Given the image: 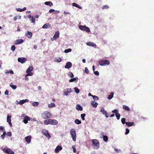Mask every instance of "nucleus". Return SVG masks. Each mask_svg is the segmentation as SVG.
I'll return each mask as SVG.
<instances>
[{
	"instance_id": "31",
	"label": "nucleus",
	"mask_w": 154,
	"mask_h": 154,
	"mask_svg": "<svg viewBox=\"0 0 154 154\" xmlns=\"http://www.w3.org/2000/svg\"><path fill=\"white\" fill-rule=\"evenodd\" d=\"M55 106V104L53 103H51L50 104H48V107L49 108H51L53 107H54Z\"/></svg>"
},
{
	"instance_id": "29",
	"label": "nucleus",
	"mask_w": 154,
	"mask_h": 154,
	"mask_svg": "<svg viewBox=\"0 0 154 154\" xmlns=\"http://www.w3.org/2000/svg\"><path fill=\"white\" fill-rule=\"evenodd\" d=\"M113 95L114 93L112 92H111L110 94L109 95L108 97L107 98L109 100H110L111 99H112L113 97Z\"/></svg>"
},
{
	"instance_id": "23",
	"label": "nucleus",
	"mask_w": 154,
	"mask_h": 154,
	"mask_svg": "<svg viewBox=\"0 0 154 154\" xmlns=\"http://www.w3.org/2000/svg\"><path fill=\"white\" fill-rule=\"evenodd\" d=\"M76 109L77 110L82 111L83 110L82 107L79 104H77L76 106Z\"/></svg>"
},
{
	"instance_id": "1",
	"label": "nucleus",
	"mask_w": 154,
	"mask_h": 154,
	"mask_svg": "<svg viewBox=\"0 0 154 154\" xmlns=\"http://www.w3.org/2000/svg\"><path fill=\"white\" fill-rule=\"evenodd\" d=\"M92 146L94 149H97L100 147V142L97 139H94L92 140Z\"/></svg>"
},
{
	"instance_id": "60",
	"label": "nucleus",
	"mask_w": 154,
	"mask_h": 154,
	"mask_svg": "<svg viewBox=\"0 0 154 154\" xmlns=\"http://www.w3.org/2000/svg\"><path fill=\"white\" fill-rule=\"evenodd\" d=\"M55 10L53 9H51L49 10V12L50 13H52L54 12Z\"/></svg>"
},
{
	"instance_id": "63",
	"label": "nucleus",
	"mask_w": 154,
	"mask_h": 154,
	"mask_svg": "<svg viewBox=\"0 0 154 154\" xmlns=\"http://www.w3.org/2000/svg\"><path fill=\"white\" fill-rule=\"evenodd\" d=\"M64 13L65 15H66V14H70V13L69 12H66L65 11H64Z\"/></svg>"
},
{
	"instance_id": "12",
	"label": "nucleus",
	"mask_w": 154,
	"mask_h": 154,
	"mask_svg": "<svg viewBox=\"0 0 154 154\" xmlns=\"http://www.w3.org/2000/svg\"><path fill=\"white\" fill-rule=\"evenodd\" d=\"M72 64L71 63L69 62H68L66 63L65 67V68L69 69L72 67Z\"/></svg>"
},
{
	"instance_id": "39",
	"label": "nucleus",
	"mask_w": 154,
	"mask_h": 154,
	"mask_svg": "<svg viewBox=\"0 0 154 154\" xmlns=\"http://www.w3.org/2000/svg\"><path fill=\"white\" fill-rule=\"evenodd\" d=\"M121 122L123 124H126L125 119V118H122L121 119Z\"/></svg>"
},
{
	"instance_id": "48",
	"label": "nucleus",
	"mask_w": 154,
	"mask_h": 154,
	"mask_svg": "<svg viewBox=\"0 0 154 154\" xmlns=\"http://www.w3.org/2000/svg\"><path fill=\"white\" fill-rule=\"evenodd\" d=\"M6 134V132H4L3 134H2V135H1L2 138L3 139H4L5 136Z\"/></svg>"
},
{
	"instance_id": "45",
	"label": "nucleus",
	"mask_w": 154,
	"mask_h": 154,
	"mask_svg": "<svg viewBox=\"0 0 154 154\" xmlns=\"http://www.w3.org/2000/svg\"><path fill=\"white\" fill-rule=\"evenodd\" d=\"M11 49L13 51H14L15 49V46L14 45H12L11 47Z\"/></svg>"
},
{
	"instance_id": "20",
	"label": "nucleus",
	"mask_w": 154,
	"mask_h": 154,
	"mask_svg": "<svg viewBox=\"0 0 154 154\" xmlns=\"http://www.w3.org/2000/svg\"><path fill=\"white\" fill-rule=\"evenodd\" d=\"M51 26V25L49 23H46L42 27L43 29H47L50 27Z\"/></svg>"
},
{
	"instance_id": "41",
	"label": "nucleus",
	"mask_w": 154,
	"mask_h": 154,
	"mask_svg": "<svg viewBox=\"0 0 154 154\" xmlns=\"http://www.w3.org/2000/svg\"><path fill=\"white\" fill-rule=\"evenodd\" d=\"M38 104L39 103L38 102H34L32 103V105L33 106H38Z\"/></svg>"
},
{
	"instance_id": "56",
	"label": "nucleus",
	"mask_w": 154,
	"mask_h": 154,
	"mask_svg": "<svg viewBox=\"0 0 154 154\" xmlns=\"http://www.w3.org/2000/svg\"><path fill=\"white\" fill-rule=\"evenodd\" d=\"M9 93V91L8 90H6L5 92V94L6 95H8Z\"/></svg>"
},
{
	"instance_id": "62",
	"label": "nucleus",
	"mask_w": 154,
	"mask_h": 154,
	"mask_svg": "<svg viewBox=\"0 0 154 154\" xmlns=\"http://www.w3.org/2000/svg\"><path fill=\"white\" fill-rule=\"evenodd\" d=\"M10 73V71L8 70H5V73L6 74H8Z\"/></svg>"
},
{
	"instance_id": "18",
	"label": "nucleus",
	"mask_w": 154,
	"mask_h": 154,
	"mask_svg": "<svg viewBox=\"0 0 154 154\" xmlns=\"http://www.w3.org/2000/svg\"><path fill=\"white\" fill-rule=\"evenodd\" d=\"M30 120V117L28 116H26L24 117V119L23 120V121L24 123L26 124L28 123V121Z\"/></svg>"
},
{
	"instance_id": "13",
	"label": "nucleus",
	"mask_w": 154,
	"mask_h": 154,
	"mask_svg": "<svg viewBox=\"0 0 154 154\" xmlns=\"http://www.w3.org/2000/svg\"><path fill=\"white\" fill-rule=\"evenodd\" d=\"M25 35L29 38H31L32 37V33L31 32L27 31L25 33Z\"/></svg>"
},
{
	"instance_id": "8",
	"label": "nucleus",
	"mask_w": 154,
	"mask_h": 154,
	"mask_svg": "<svg viewBox=\"0 0 154 154\" xmlns=\"http://www.w3.org/2000/svg\"><path fill=\"white\" fill-rule=\"evenodd\" d=\"M26 61V59L24 57H19L18 59V61L21 63H25Z\"/></svg>"
},
{
	"instance_id": "53",
	"label": "nucleus",
	"mask_w": 154,
	"mask_h": 154,
	"mask_svg": "<svg viewBox=\"0 0 154 154\" xmlns=\"http://www.w3.org/2000/svg\"><path fill=\"white\" fill-rule=\"evenodd\" d=\"M85 72L86 73H88L89 72V70L87 67H85Z\"/></svg>"
},
{
	"instance_id": "46",
	"label": "nucleus",
	"mask_w": 154,
	"mask_h": 154,
	"mask_svg": "<svg viewBox=\"0 0 154 154\" xmlns=\"http://www.w3.org/2000/svg\"><path fill=\"white\" fill-rule=\"evenodd\" d=\"M27 73L26 74V76H32L33 75V73L31 72H26Z\"/></svg>"
},
{
	"instance_id": "50",
	"label": "nucleus",
	"mask_w": 154,
	"mask_h": 154,
	"mask_svg": "<svg viewBox=\"0 0 154 154\" xmlns=\"http://www.w3.org/2000/svg\"><path fill=\"white\" fill-rule=\"evenodd\" d=\"M109 8V7L107 5H105L103 6V7H102V9H108Z\"/></svg>"
},
{
	"instance_id": "54",
	"label": "nucleus",
	"mask_w": 154,
	"mask_h": 154,
	"mask_svg": "<svg viewBox=\"0 0 154 154\" xmlns=\"http://www.w3.org/2000/svg\"><path fill=\"white\" fill-rule=\"evenodd\" d=\"M118 111L117 109H115L114 110H113L112 111V112L114 113H115V114H116V113H118Z\"/></svg>"
},
{
	"instance_id": "27",
	"label": "nucleus",
	"mask_w": 154,
	"mask_h": 154,
	"mask_svg": "<svg viewBox=\"0 0 154 154\" xmlns=\"http://www.w3.org/2000/svg\"><path fill=\"white\" fill-rule=\"evenodd\" d=\"M45 4L46 5H49L50 7L53 6V4L51 2H46L45 3Z\"/></svg>"
},
{
	"instance_id": "59",
	"label": "nucleus",
	"mask_w": 154,
	"mask_h": 154,
	"mask_svg": "<svg viewBox=\"0 0 154 154\" xmlns=\"http://www.w3.org/2000/svg\"><path fill=\"white\" fill-rule=\"evenodd\" d=\"M7 135L9 136H11V133L10 132H7Z\"/></svg>"
},
{
	"instance_id": "2",
	"label": "nucleus",
	"mask_w": 154,
	"mask_h": 154,
	"mask_svg": "<svg viewBox=\"0 0 154 154\" xmlns=\"http://www.w3.org/2000/svg\"><path fill=\"white\" fill-rule=\"evenodd\" d=\"M52 114L48 111H45L42 113V117L44 119H47L50 118Z\"/></svg>"
},
{
	"instance_id": "47",
	"label": "nucleus",
	"mask_w": 154,
	"mask_h": 154,
	"mask_svg": "<svg viewBox=\"0 0 154 154\" xmlns=\"http://www.w3.org/2000/svg\"><path fill=\"white\" fill-rule=\"evenodd\" d=\"M130 130H129L127 128L126 129V132H125V134L126 135L128 134Z\"/></svg>"
},
{
	"instance_id": "40",
	"label": "nucleus",
	"mask_w": 154,
	"mask_h": 154,
	"mask_svg": "<svg viewBox=\"0 0 154 154\" xmlns=\"http://www.w3.org/2000/svg\"><path fill=\"white\" fill-rule=\"evenodd\" d=\"M72 49L69 48L67 49H66L64 50V52L65 53H68L71 51Z\"/></svg>"
},
{
	"instance_id": "52",
	"label": "nucleus",
	"mask_w": 154,
	"mask_h": 154,
	"mask_svg": "<svg viewBox=\"0 0 154 154\" xmlns=\"http://www.w3.org/2000/svg\"><path fill=\"white\" fill-rule=\"evenodd\" d=\"M94 73L96 75H99V73L98 71H94Z\"/></svg>"
},
{
	"instance_id": "16",
	"label": "nucleus",
	"mask_w": 154,
	"mask_h": 154,
	"mask_svg": "<svg viewBox=\"0 0 154 154\" xmlns=\"http://www.w3.org/2000/svg\"><path fill=\"white\" fill-rule=\"evenodd\" d=\"M86 44L88 46H91L94 47V48H96L97 47L96 45L95 44L91 42H88L86 43Z\"/></svg>"
},
{
	"instance_id": "5",
	"label": "nucleus",
	"mask_w": 154,
	"mask_h": 154,
	"mask_svg": "<svg viewBox=\"0 0 154 154\" xmlns=\"http://www.w3.org/2000/svg\"><path fill=\"white\" fill-rule=\"evenodd\" d=\"M99 64L101 66L109 65L110 64V62L107 60H101L99 61Z\"/></svg>"
},
{
	"instance_id": "24",
	"label": "nucleus",
	"mask_w": 154,
	"mask_h": 154,
	"mask_svg": "<svg viewBox=\"0 0 154 154\" xmlns=\"http://www.w3.org/2000/svg\"><path fill=\"white\" fill-rule=\"evenodd\" d=\"M33 68L32 66H29L28 69L26 70V72H31V71H33Z\"/></svg>"
},
{
	"instance_id": "21",
	"label": "nucleus",
	"mask_w": 154,
	"mask_h": 154,
	"mask_svg": "<svg viewBox=\"0 0 154 154\" xmlns=\"http://www.w3.org/2000/svg\"><path fill=\"white\" fill-rule=\"evenodd\" d=\"M31 137L30 136H28L26 137L25 138V140L28 143H29L31 141Z\"/></svg>"
},
{
	"instance_id": "51",
	"label": "nucleus",
	"mask_w": 154,
	"mask_h": 154,
	"mask_svg": "<svg viewBox=\"0 0 154 154\" xmlns=\"http://www.w3.org/2000/svg\"><path fill=\"white\" fill-rule=\"evenodd\" d=\"M25 103V101H24V100H20L19 101V103L20 104H23Z\"/></svg>"
},
{
	"instance_id": "34",
	"label": "nucleus",
	"mask_w": 154,
	"mask_h": 154,
	"mask_svg": "<svg viewBox=\"0 0 154 154\" xmlns=\"http://www.w3.org/2000/svg\"><path fill=\"white\" fill-rule=\"evenodd\" d=\"M76 94H79L80 92L79 90L77 88H74Z\"/></svg>"
},
{
	"instance_id": "30",
	"label": "nucleus",
	"mask_w": 154,
	"mask_h": 154,
	"mask_svg": "<svg viewBox=\"0 0 154 154\" xmlns=\"http://www.w3.org/2000/svg\"><path fill=\"white\" fill-rule=\"evenodd\" d=\"M123 109L127 111H129L130 110V108L128 106L125 105H123Z\"/></svg>"
},
{
	"instance_id": "7",
	"label": "nucleus",
	"mask_w": 154,
	"mask_h": 154,
	"mask_svg": "<svg viewBox=\"0 0 154 154\" xmlns=\"http://www.w3.org/2000/svg\"><path fill=\"white\" fill-rule=\"evenodd\" d=\"M42 132L43 134L45 135L46 137L49 139L51 137V136L50 135L48 131L45 129H43L42 131Z\"/></svg>"
},
{
	"instance_id": "38",
	"label": "nucleus",
	"mask_w": 154,
	"mask_h": 154,
	"mask_svg": "<svg viewBox=\"0 0 154 154\" xmlns=\"http://www.w3.org/2000/svg\"><path fill=\"white\" fill-rule=\"evenodd\" d=\"M85 116L86 115L85 113L81 114V117L83 120H85Z\"/></svg>"
},
{
	"instance_id": "55",
	"label": "nucleus",
	"mask_w": 154,
	"mask_h": 154,
	"mask_svg": "<svg viewBox=\"0 0 154 154\" xmlns=\"http://www.w3.org/2000/svg\"><path fill=\"white\" fill-rule=\"evenodd\" d=\"M31 20L32 23H35V19L33 17H32L31 18Z\"/></svg>"
},
{
	"instance_id": "35",
	"label": "nucleus",
	"mask_w": 154,
	"mask_h": 154,
	"mask_svg": "<svg viewBox=\"0 0 154 154\" xmlns=\"http://www.w3.org/2000/svg\"><path fill=\"white\" fill-rule=\"evenodd\" d=\"M115 115L118 120H119L120 119V115L119 112L118 113H116V114H115Z\"/></svg>"
},
{
	"instance_id": "58",
	"label": "nucleus",
	"mask_w": 154,
	"mask_h": 154,
	"mask_svg": "<svg viewBox=\"0 0 154 154\" xmlns=\"http://www.w3.org/2000/svg\"><path fill=\"white\" fill-rule=\"evenodd\" d=\"M78 5V4H76V3H73L72 4V5L73 6H74V7H77Z\"/></svg>"
},
{
	"instance_id": "9",
	"label": "nucleus",
	"mask_w": 154,
	"mask_h": 154,
	"mask_svg": "<svg viewBox=\"0 0 154 154\" xmlns=\"http://www.w3.org/2000/svg\"><path fill=\"white\" fill-rule=\"evenodd\" d=\"M104 133L103 132H102L100 134V137H103V140L105 142H107L108 140V137L106 135H104Z\"/></svg>"
},
{
	"instance_id": "15",
	"label": "nucleus",
	"mask_w": 154,
	"mask_h": 154,
	"mask_svg": "<svg viewBox=\"0 0 154 154\" xmlns=\"http://www.w3.org/2000/svg\"><path fill=\"white\" fill-rule=\"evenodd\" d=\"M72 92V89L71 88H67L65 89L64 92V94L65 95L67 96L68 93Z\"/></svg>"
},
{
	"instance_id": "28",
	"label": "nucleus",
	"mask_w": 154,
	"mask_h": 154,
	"mask_svg": "<svg viewBox=\"0 0 154 154\" xmlns=\"http://www.w3.org/2000/svg\"><path fill=\"white\" fill-rule=\"evenodd\" d=\"M134 122H126V125L128 127H131L133 126L134 124Z\"/></svg>"
},
{
	"instance_id": "6",
	"label": "nucleus",
	"mask_w": 154,
	"mask_h": 154,
	"mask_svg": "<svg viewBox=\"0 0 154 154\" xmlns=\"http://www.w3.org/2000/svg\"><path fill=\"white\" fill-rule=\"evenodd\" d=\"M3 151L5 153L8 154H14V152L10 148H4Z\"/></svg>"
},
{
	"instance_id": "64",
	"label": "nucleus",
	"mask_w": 154,
	"mask_h": 154,
	"mask_svg": "<svg viewBox=\"0 0 154 154\" xmlns=\"http://www.w3.org/2000/svg\"><path fill=\"white\" fill-rule=\"evenodd\" d=\"M104 115H105V116L106 118H107L109 117L108 113L107 112H106V113Z\"/></svg>"
},
{
	"instance_id": "14",
	"label": "nucleus",
	"mask_w": 154,
	"mask_h": 154,
	"mask_svg": "<svg viewBox=\"0 0 154 154\" xmlns=\"http://www.w3.org/2000/svg\"><path fill=\"white\" fill-rule=\"evenodd\" d=\"M62 148L61 146H58L54 150V151L55 153H57L59 152L60 150H62Z\"/></svg>"
},
{
	"instance_id": "57",
	"label": "nucleus",
	"mask_w": 154,
	"mask_h": 154,
	"mask_svg": "<svg viewBox=\"0 0 154 154\" xmlns=\"http://www.w3.org/2000/svg\"><path fill=\"white\" fill-rule=\"evenodd\" d=\"M16 10L17 11H20V12H22V9H21L20 8H17L16 9Z\"/></svg>"
},
{
	"instance_id": "25",
	"label": "nucleus",
	"mask_w": 154,
	"mask_h": 154,
	"mask_svg": "<svg viewBox=\"0 0 154 154\" xmlns=\"http://www.w3.org/2000/svg\"><path fill=\"white\" fill-rule=\"evenodd\" d=\"M50 119L45 120L44 121V123L45 125L50 124Z\"/></svg>"
},
{
	"instance_id": "22",
	"label": "nucleus",
	"mask_w": 154,
	"mask_h": 154,
	"mask_svg": "<svg viewBox=\"0 0 154 154\" xmlns=\"http://www.w3.org/2000/svg\"><path fill=\"white\" fill-rule=\"evenodd\" d=\"M78 80V78L77 77H75L74 78L71 79L69 80V82H77Z\"/></svg>"
},
{
	"instance_id": "32",
	"label": "nucleus",
	"mask_w": 154,
	"mask_h": 154,
	"mask_svg": "<svg viewBox=\"0 0 154 154\" xmlns=\"http://www.w3.org/2000/svg\"><path fill=\"white\" fill-rule=\"evenodd\" d=\"M11 116H10L8 115L7 116V122H11Z\"/></svg>"
},
{
	"instance_id": "26",
	"label": "nucleus",
	"mask_w": 154,
	"mask_h": 154,
	"mask_svg": "<svg viewBox=\"0 0 154 154\" xmlns=\"http://www.w3.org/2000/svg\"><path fill=\"white\" fill-rule=\"evenodd\" d=\"M62 60V59L60 57H56L54 59V61L57 62H60Z\"/></svg>"
},
{
	"instance_id": "42",
	"label": "nucleus",
	"mask_w": 154,
	"mask_h": 154,
	"mask_svg": "<svg viewBox=\"0 0 154 154\" xmlns=\"http://www.w3.org/2000/svg\"><path fill=\"white\" fill-rule=\"evenodd\" d=\"M101 112H102L103 114H105L106 113V112H107L104 109V108L102 107L101 108Z\"/></svg>"
},
{
	"instance_id": "36",
	"label": "nucleus",
	"mask_w": 154,
	"mask_h": 154,
	"mask_svg": "<svg viewBox=\"0 0 154 154\" xmlns=\"http://www.w3.org/2000/svg\"><path fill=\"white\" fill-rule=\"evenodd\" d=\"M10 86L13 89H15L17 88V87L15 85H13L12 83L10 84Z\"/></svg>"
},
{
	"instance_id": "3",
	"label": "nucleus",
	"mask_w": 154,
	"mask_h": 154,
	"mask_svg": "<svg viewBox=\"0 0 154 154\" xmlns=\"http://www.w3.org/2000/svg\"><path fill=\"white\" fill-rule=\"evenodd\" d=\"M70 134L73 140L75 141L76 140V136L75 131L74 129H72L70 130Z\"/></svg>"
},
{
	"instance_id": "10",
	"label": "nucleus",
	"mask_w": 154,
	"mask_h": 154,
	"mask_svg": "<svg viewBox=\"0 0 154 154\" xmlns=\"http://www.w3.org/2000/svg\"><path fill=\"white\" fill-rule=\"evenodd\" d=\"M50 124L53 125H56L58 123V122L55 119H50Z\"/></svg>"
},
{
	"instance_id": "44",
	"label": "nucleus",
	"mask_w": 154,
	"mask_h": 154,
	"mask_svg": "<svg viewBox=\"0 0 154 154\" xmlns=\"http://www.w3.org/2000/svg\"><path fill=\"white\" fill-rule=\"evenodd\" d=\"M92 97H93V99L94 100H97L99 99V97L96 96H92Z\"/></svg>"
},
{
	"instance_id": "11",
	"label": "nucleus",
	"mask_w": 154,
	"mask_h": 154,
	"mask_svg": "<svg viewBox=\"0 0 154 154\" xmlns=\"http://www.w3.org/2000/svg\"><path fill=\"white\" fill-rule=\"evenodd\" d=\"M23 42V40L22 39H20L16 40L14 42L15 45H19L22 43Z\"/></svg>"
},
{
	"instance_id": "43",
	"label": "nucleus",
	"mask_w": 154,
	"mask_h": 154,
	"mask_svg": "<svg viewBox=\"0 0 154 154\" xmlns=\"http://www.w3.org/2000/svg\"><path fill=\"white\" fill-rule=\"evenodd\" d=\"M68 75L71 78H72L74 76L73 74V73L72 72H69Z\"/></svg>"
},
{
	"instance_id": "61",
	"label": "nucleus",
	"mask_w": 154,
	"mask_h": 154,
	"mask_svg": "<svg viewBox=\"0 0 154 154\" xmlns=\"http://www.w3.org/2000/svg\"><path fill=\"white\" fill-rule=\"evenodd\" d=\"M0 130H2L3 131L5 130L4 127L2 126H1L0 127Z\"/></svg>"
},
{
	"instance_id": "4",
	"label": "nucleus",
	"mask_w": 154,
	"mask_h": 154,
	"mask_svg": "<svg viewBox=\"0 0 154 154\" xmlns=\"http://www.w3.org/2000/svg\"><path fill=\"white\" fill-rule=\"evenodd\" d=\"M79 29L83 31H85L86 32H90V30L89 28L85 26L81 25L79 26Z\"/></svg>"
},
{
	"instance_id": "33",
	"label": "nucleus",
	"mask_w": 154,
	"mask_h": 154,
	"mask_svg": "<svg viewBox=\"0 0 154 154\" xmlns=\"http://www.w3.org/2000/svg\"><path fill=\"white\" fill-rule=\"evenodd\" d=\"M75 122L77 124H79L81 123V121L78 119H76L75 121Z\"/></svg>"
},
{
	"instance_id": "19",
	"label": "nucleus",
	"mask_w": 154,
	"mask_h": 154,
	"mask_svg": "<svg viewBox=\"0 0 154 154\" xmlns=\"http://www.w3.org/2000/svg\"><path fill=\"white\" fill-rule=\"evenodd\" d=\"M91 104L93 107L94 108H96L98 105V103L94 101H92L91 102Z\"/></svg>"
},
{
	"instance_id": "17",
	"label": "nucleus",
	"mask_w": 154,
	"mask_h": 154,
	"mask_svg": "<svg viewBox=\"0 0 154 154\" xmlns=\"http://www.w3.org/2000/svg\"><path fill=\"white\" fill-rule=\"evenodd\" d=\"M59 34L60 33L59 31H58L55 32L53 37V38L54 39V40H56L59 37Z\"/></svg>"
},
{
	"instance_id": "37",
	"label": "nucleus",
	"mask_w": 154,
	"mask_h": 154,
	"mask_svg": "<svg viewBox=\"0 0 154 154\" xmlns=\"http://www.w3.org/2000/svg\"><path fill=\"white\" fill-rule=\"evenodd\" d=\"M21 16H17L15 17L14 18V21H16L17 19H20L21 18Z\"/></svg>"
},
{
	"instance_id": "49",
	"label": "nucleus",
	"mask_w": 154,
	"mask_h": 154,
	"mask_svg": "<svg viewBox=\"0 0 154 154\" xmlns=\"http://www.w3.org/2000/svg\"><path fill=\"white\" fill-rule=\"evenodd\" d=\"M72 148L73 149V152L74 153H75L76 152V149H75V146L74 145H72Z\"/></svg>"
}]
</instances>
